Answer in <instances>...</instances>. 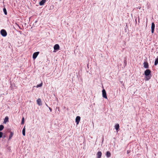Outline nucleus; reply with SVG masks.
Instances as JSON below:
<instances>
[{"instance_id": "nucleus-1", "label": "nucleus", "mask_w": 158, "mask_h": 158, "mask_svg": "<svg viewBox=\"0 0 158 158\" xmlns=\"http://www.w3.org/2000/svg\"><path fill=\"white\" fill-rule=\"evenodd\" d=\"M151 71L149 69H146L144 72V74L145 76V80L146 81H148L151 78Z\"/></svg>"}, {"instance_id": "nucleus-2", "label": "nucleus", "mask_w": 158, "mask_h": 158, "mask_svg": "<svg viewBox=\"0 0 158 158\" xmlns=\"http://www.w3.org/2000/svg\"><path fill=\"white\" fill-rule=\"evenodd\" d=\"M0 33L2 35L3 37H5L7 35V33L6 31L4 29H2L0 31Z\"/></svg>"}, {"instance_id": "nucleus-3", "label": "nucleus", "mask_w": 158, "mask_h": 158, "mask_svg": "<svg viewBox=\"0 0 158 158\" xmlns=\"http://www.w3.org/2000/svg\"><path fill=\"white\" fill-rule=\"evenodd\" d=\"M102 97L106 98H107V96L106 95V90L104 89H103L102 90Z\"/></svg>"}, {"instance_id": "nucleus-4", "label": "nucleus", "mask_w": 158, "mask_h": 158, "mask_svg": "<svg viewBox=\"0 0 158 158\" xmlns=\"http://www.w3.org/2000/svg\"><path fill=\"white\" fill-rule=\"evenodd\" d=\"M39 53V52H34L33 54V59L34 60L37 57V56H38V55Z\"/></svg>"}, {"instance_id": "nucleus-5", "label": "nucleus", "mask_w": 158, "mask_h": 158, "mask_svg": "<svg viewBox=\"0 0 158 158\" xmlns=\"http://www.w3.org/2000/svg\"><path fill=\"white\" fill-rule=\"evenodd\" d=\"M155 28V25L154 23H152L151 25V31L152 33H153Z\"/></svg>"}, {"instance_id": "nucleus-6", "label": "nucleus", "mask_w": 158, "mask_h": 158, "mask_svg": "<svg viewBox=\"0 0 158 158\" xmlns=\"http://www.w3.org/2000/svg\"><path fill=\"white\" fill-rule=\"evenodd\" d=\"M81 118L79 116H77L76 118V122L77 123V124L78 125L80 120Z\"/></svg>"}, {"instance_id": "nucleus-7", "label": "nucleus", "mask_w": 158, "mask_h": 158, "mask_svg": "<svg viewBox=\"0 0 158 158\" xmlns=\"http://www.w3.org/2000/svg\"><path fill=\"white\" fill-rule=\"evenodd\" d=\"M143 67L146 69H148V68L149 65L148 62H144L143 63Z\"/></svg>"}, {"instance_id": "nucleus-8", "label": "nucleus", "mask_w": 158, "mask_h": 158, "mask_svg": "<svg viewBox=\"0 0 158 158\" xmlns=\"http://www.w3.org/2000/svg\"><path fill=\"white\" fill-rule=\"evenodd\" d=\"M60 48V46L59 44H56L54 47V49L55 50H58Z\"/></svg>"}, {"instance_id": "nucleus-9", "label": "nucleus", "mask_w": 158, "mask_h": 158, "mask_svg": "<svg viewBox=\"0 0 158 158\" xmlns=\"http://www.w3.org/2000/svg\"><path fill=\"white\" fill-rule=\"evenodd\" d=\"M102 155V153L100 151H99L97 153V158H101Z\"/></svg>"}, {"instance_id": "nucleus-10", "label": "nucleus", "mask_w": 158, "mask_h": 158, "mask_svg": "<svg viewBox=\"0 0 158 158\" xmlns=\"http://www.w3.org/2000/svg\"><path fill=\"white\" fill-rule=\"evenodd\" d=\"M37 104L39 106H41L42 105L41 100L40 98H38L37 100Z\"/></svg>"}, {"instance_id": "nucleus-11", "label": "nucleus", "mask_w": 158, "mask_h": 158, "mask_svg": "<svg viewBox=\"0 0 158 158\" xmlns=\"http://www.w3.org/2000/svg\"><path fill=\"white\" fill-rule=\"evenodd\" d=\"M46 0H42L41 1H40L39 2V4L40 6L43 5L44 3L46 2Z\"/></svg>"}, {"instance_id": "nucleus-12", "label": "nucleus", "mask_w": 158, "mask_h": 158, "mask_svg": "<svg viewBox=\"0 0 158 158\" xmlns=\"http://www.w3.org/2000/svg\"><path fill=\"white\" fill-rule=\"evenodd\" d=\"M8 122H9V118L8 117L6 116L5 117V118L4 119L3 123H6Z\"/></svg>"}, {"instance_id": "nucleus-13", "label": "nucleus", "mask_w": 158, "mask_h": 158, "mask_svg": "<svg viewBox=\"0 0 158 158\" xmlns=\"http://www.w3.org/2000/svg\"><path fill=\"white\" fill-rule=\"evenodd\" d=\"M111 155V153L109 151H107L106 152V156L107 158L110 157Z\"/></svg>"}, {"instance_id": "nucleus-14", "label": "nucleus", "mask_w": 158, "mask_h": 158, "mask_svg": "<svg viewBox=\"0 0 158 158\" xmlns=\"http://www.w3.org/2000/svg\"><path fill=\"white\" fill-rule=\"evenodd\" d=\"M14 135V132L12 131L10 132V134L9 136V139L10 140L11 139L12 137Z\"/></svg>"}, {"instance_id": "nucleus-15", "label": "nucleus", "mask_w": 158, "mask_h": 158, "mask_svg": "<svg viewBox=\"0 0 158 158\" xmlns=\"http://www.w3.org/2000/svg\"><path fill=\"white\" fill-rule=\"evenodd\" d=\"M119 126L118 124H116L115 126V129L116 130H118L119 128Z\"/></svg>"}, {"instance_id": "nucleus-16", "label": "nucleus", "mask_w": 158, "mask_h": 158, "mask_svg": "<svg viewBox=\"0 0 158 158\" xmlns=\"http://www.w3.org/2000/svg\"><path fill=\"white\" fill-rule=\"evenodd\" d=\"M22 134L23 136L25 135V126L24 127L22 130Z\"/></svg>"}, {"instance_id": "nucleus-17", "label": "nucleus", "mask_w": 158, "mask_h": 158, "mask_svg": "<svg viewBox=\"0 0 158 158\" xmlns=\"http://www.w3.org/2000/svg\"><path fill=\"white\" fill-rule=\"evenodd\" d=\"M158 64V58H156L155 60L154 64L155 65H156Z\"/></svg>"}, {"instance_id": "nucleus-18", "label": "nucleus", "mask_w": 158, "mask_h": 158, "mask_svg": "<svg viewBox=\"0 0 158 158\" xmlns=\"http://www.w3.org/2000/svg\"><path fill=\"white\" fill-rule=\"evenodd\" d=\"M4 128V126L2 125H0V131H2Z\"/></svg>"}, {"instance_id": "nucleus-19", "label": "nucleus", "mask_w": 158, "mask_h": 158, "mask_svg": "<svg viewBox=\"0 0 158 158\" xmlns=\"http://www.w3.org/2000/svg\"><path fill=\"white\" fill-rule=\"evenodd\" d=\"M123 63L124 66H126L127 65V59L126 58H125L123 61Z\"/></svg>"}, {"instance_id": "nucleus-20", "label": "nucleus", "mask_w": 158, "mask_h": 158, "mask_svg": "<svg viewBox=\"0 0 158 158\" xmlns=\"http://www.w3.org/2000/svg\"><path fill=\"white\" fill-rule=\"evenodd\" d=\"M3 12H4V14L5 15H7V11H6V9L5 8H4L3 9Z\"/></svg>"}, {"instance_id": "nucleus-21", "label": "nucleus", "mask_w": 158, "mask_h": 158, "mask_svg": "<svg viewBox=\"0 0 158 158\" xmlns=\"http://www.w3.org/2000/svg\"><path fill=\"white\" fill-rule=\"evenodd\" d=\"M24 123V117H23L22 119V121L21 123V124H23Z\"/></svg>"}, {"instance_id": "nucleus-22", "label": "nucleus", "mask_w": 158, "mask_h": 158, "mask_svg": "<svg viewBox=\"0 0 158 158\" xmlns=\"http://www.w3.org/2000/svg\"><path fill=\"white\" fill-rule=\"evenodd\" d=\"M42 85V83H41V84H40L39 85H38L37 86H36V87L37 88H38V87H41Z\"/></svg>"}, {"instance_id": "nucleus-23", "label": "nucleus", "mask_w": 158, "mask_h": 158, "mask_svg": "<svg viewBox=\"0 0 158 158\" xmlns=\"http://www.w3.org/2000/svg\"><path fill=\"white\" fill-rule=\"evenodd\" d=\"M3 133L2 132L0 131V138L2 137Z\"/></svg>"}, {"instance_id": "nucleus-24", "label": "nucleus", "mask_w": 158, "mask_h": 158, "mask_svg": "<svg viewBox=\"0 0 158 158\" xmlns=\"http://www.w3.org/2000/svg\"><path fill=\"white\" fill-rule=\"evenodd\" d=\"M130 152H131L130 150H128L127 151V154H129L130 153Z\"/></svg>"}, {"instance_id": "nucleus-25", "label": "nucleus", "mask_w": 158, "mask_h": 158, "mask_svg": "<svg viewBox=\"0 0 158 158\" xmlns=\"http://www.w3.org/2000/svg\"><path fill=\"white\" fill-rule=\"evenodd\" d=\"M49 109L50 110V111L51 112L52 111V109L50 107H48Z\"/></svg>"}, {"instance_id": "nucleus-26", "label": "nucleus", "mask_w": 158, "mask_h": 158, "mask_svg": "<svg viewBox=\"0 0 158 158\" xmlns=\"http://www.w3.org/2000/svg\"><path fill=\"white\" fill-rule=\"evenodd\" d=\"M46 106H47L48 107H48V105H47V104H46Z\"/></svg>"}, {"instance_id": "nucleus-27", "label": "nucleus", "mask_w": 158, "mask_h": 158, "mask_svg": "<svg viewBox=\"0 0 158 158\" xmlns=\"http://www.w3.org/2000/svg\"><path fill=\"white\" fill-rule=\"evenodd\" d=\"M5 137H6V136L5 135H4V138H5Z\"/></svg>"}, {"instance_id": "nucleus-28", "label": "nucleus", "mask_w": 158, "mask_h": 158, "mask_svg": "<svg viewBox=\"0 0 158 158\" xmlns=\"http://www.w3.org/2000/svg\"><path fill=\"white\" fill-rule=\"evenodd\" d=\"M135 21L136 22V19H135Z\"/></svg>"}]
</instances>
